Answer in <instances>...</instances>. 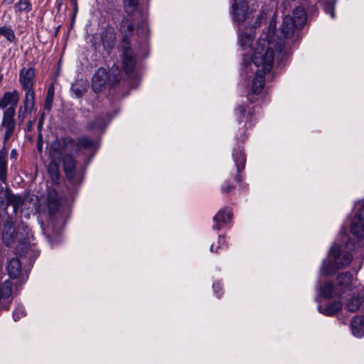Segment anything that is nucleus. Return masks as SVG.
<instances>
[{"instance_id": "nucleus-8", "label": "nucleus", "mask_w": 364, "mask_h": 364, "mask_svg": "<svg viewBox=\"0 0 364 364\" xmlns=\"http://www.w3.org/2000/svg\"><path fill=\"white\" fill-rule=\"evenodd\" d=\"M1 240L3 243L7 247L16 245L15 247V253L21 256L23 254V236L18 233L14 224L10 217L8 215L5 220L1 232Z\"/></svg>"}, {"instance_id": "nucleus-28", "label": "nucleus", "mask_w": 364, "mask_h": 364, "mask_svg": "<svg viewBox=\"0 0 364 364\" xmlns=\"http://www.w3.org/2000/svg\"><path fill=\"white\" fill-rule=\"evenodd\" d=\"M13 283L6 280L0 285V301L1 299H9L12 294Z\"/></svg>"}, {"instance_id": "nucleus-17", "label": "nucleus", "mask_w": 364, "mask_h": 364, "mask_svg": "<svg viewBox=\"0 0 364 364\" xmlns=\"http://www.w3.org/2000/svg\"><path fill=\"white\" fill-rule=\"evenodd\" d=\"M233 20L237 22L245 21L247 11L248 4L246 0H235L232 5Z\"/></svg>"}, {"instance_id": "nucleus-45", "label": "nucleus", "mask_w": 364, "mask_h": 364, "mask_svg": "<svg viewBox=\"0 0 364 364\" xmlns=\"http://www.w3.org/2000/svg\"><path fill=\"white\" fill-rule=\"evenodd\" d=\"M23 0H19L18 2L15 5V9H16V11H21V3H22Z\"/></svg>"}, {"instance_id": "nucleus-35", "label": "nucleus", "mask_w": 364, "mask_h": 364, "mask_svg": "<svg viewBox=\"0 0 364 364\" xmlns=\"http://www.w3.org/2000/svg\"><path fill=\"white\" fill-rule=\"evenodd\" d=\"M266 20V13L264 11H261L258 14L256 21L254 22L253 27L255 28H258L261 26L262 23Z\"/></svg>"}, {"instance_id": "nucleus-42", "label": "nucleus", "mask_w": 364, "mask_h": 364, "mask_svg": "<svg viewBox=\"0 0 364 364\" xmlns=\"http://www.w3.org/2000/svg\"><path fill=\"white\" fill-rule=\"evenodd\" d=\"M31 10V4L27 2V0H24V11Z\"/></svg>"}, {"instance_id": "nucleus-32", "label": "nucleus", "mask_w": 364, "mask_h": 364, "mask_svg": "<svg viewBox=\"0 0 364 364\" xmlns=\"http://www.w3.org/2000/svg\"><path fill=\"white\" fill-rule=\"evenodd\" d=\"M0 36H4L8 41L12 42L15 38L14 31L6 26L0 27Z\"/></svg>"}, {"instance_id": "nucleus-19", "label": "nucleus", "mask_w": 364, "mask_h": 364, "mask_svg": "<svg viewBox=\"0 0 364 364\" xmlns=\"http://www.w3.org/2000/svg\"><path fill=\"white\" fill-rule=\"evenodd\" d=\"M139 0H123V8L125 13L133 18L141 16V11L139 6Z\"/></svg>"}, {"instance_id": "nucleus-23", "label": "nucleus", "mask_w": 364, "mask_h": 364, "mask_svg": "<svg viewBox=\"0 0 364 364\" xmlns=\"http://www.w3.org/2000/svg\"><path fill=\"white\" fill-rule=\"evenodd\" d=\"M18 101V93L17 91L6 92L0 100V108H6L9 105H16Z\"/></svg>"}, {"instance_id": "nucleus-1", "label": "nucleus", "mask_w": 364, "mask_h": 364, "mask_svg": "<svg viewBox=\"0 0 364 364\" xmlns=\"http://www.w3.org/2000/svg\"><path fill=\"white\" fill-rule=\"evenodd\" d=\"M97 142L86 136H80L77 140L70 136H63L55 140L50 145V155L53 160H62L63 167L69 181L73 184H80L82 180V175L77 170L76 161L73 153L78 155L81 149L86 151H96Z\"/></svg>"}, {"instance_id": "nucleus-13", "label": "nucleus", "mask_w": 364, "mask_h": 364, "mask_svg": "<svg viewBox=\"0 0 364 364\" xmlns=\"http://www.w3.org/2000/svg\"><path fill=\"white\" fill-rule=\"evenodd\" d=\"M16 106V105H9L4 113L1 124L4 128H6V132L4 135L5 141L9 140L11 138L14 131L15 121L14 119V116Z\"/></svg>"}, {"instance_id": "nucleus-48", "label": "nucleus", "mask_w": 364, "mask_h": 364, "mask_svg": "<svg viewBox=\"0 0 364 364\" xmlns=\"http://www.w3.org/2000/svg\"><path fill=\"white\" fill-rule=\"evenodd\" d=\"M19 82L23 85V68L19 70Z\"/></svg>"}, {"instance_id": "nucleus-51", "label": "nucleus", "mask_w": 364, "mask_h": 364, "mask_svg": "<svg viewBox=\"0 0 364 364\" xmlns=\"http://www.w3.org/2000/svg\"><path fill=\"white\" fill-rule=\"evenodd\" d=\"M2 79H3V76L1 75H0V83L2 81Z\"/></svg>"}, {"instance_id": "nucleus-15", "label": "nucleus", "mask_w": 364, "mask_h": 364, "mask_svg": "<svg viewBox=\"0 0 364 364\" xmlns=\"http://www.w3.org/2000/svg\"><path fill=\"white\" fill-rule=\"evenodd\" d=\"M108 80V73L104 68H98L92 78V88L95 92H101Z\"/></svg>"}, {"instance_id": "nucleus-27", "label": "nucleus", "mask_w": 364, "mask_h": 364, "mask_svg": "<svg viewBox=\"0 0 364 364\" xmlns=\"http://www.w3.org/2000/svg\"><path fill=\"white\" fill-rule=\"evenodd\" d=\"M106 127V119L104 117H97L92 121L87 124V129L90 131L92 130H101L105 129Z\"/></svg>"}, {"instance_id": "nucleus-5", "label": "nucleus", "mask_w": 364, "mask_h": 364, "mask_svg": "<svg viewBox=\"0 0 364 364\" xmlns=\"http://www.w3.org/2000/svg\"><path fill=\"white\" fill-rule=\"evenodd\" d=\"M133 18L124 17L119 26V31L122 34L119 43V49L122 53V65L126 74H132L136 64V55L131 47L130 37L134 31Z\"/></svg>"}, {"instance_id": "nucleus-40", "label": "nucleus", "mask_w": 364, "mask_h": 364, "mask_svg": "<svg viewBox=\"0 0 364 364\" xmlns=\"http://www.w3.org/2000/svg\"><path fill=\"white\" fill-rule=\"evenodd\" d=\"M213 288L214 289V291L215 292L217 296L219 298L221 296V294H220V291H221V285L219 282H214L213 284Z\"/></svg>"}, {"instance_id": "nucleus-11", "label": "nucleus", "mask_w": 364, "mask_h": 364, "mask_svg": "<svg viewBox=\"0 0 364 364\" xmlns=\"http://www.w3.org/2000/svg\"><path fill=\"white\" fill-rule=\"evenodd\" d=\"M35 77V70L32 68L28 69L24 74V91H26V99L24 100V112L31 111L34 106L35 92L31 88Z\"/></svg>"}, {"instance_id": "nucleus-3", "label": "nucleus", "mask_w": 364, "mask_h": 364, "mask_svg": "<svg viewBox=\"0 0 364 364\" xmlns=\"http://www.w3.org/2000/svg\"><path fill=\"white\" fill-rule=\"evenodd\" d=\"M252 60L257 67H262V69L256 72L252 84V92L258 95L263 90L265 75L271 72L274 62V50L266 39H259Z\"/></svg>"}, {"instance_id": "nucleus-29", "label": "nucleus", "mask_w": 364, "mask_h": 364, "mask_svg": "<svg viewBox=\"0 0 364 364\" xmlns=\"http://www.w3.org/2000/svg\"><path fill=\"white\" fill-rule=\"evenodd\" d=\"M238 41L240 46L243 49H246L250 47L253 41V36L251 33H247L246 32H242L238 34Z\"/></svg>"}, {"instance_id": "nucleus-44", "label": "nucleus", "mask_w": 364, "mask_h": 364, "mask_svg": "<svg viewBox=\"0 0 364 364\" xmlns=\"http://www.w3.org/2000/svg\"><path fill=\"white\" fill-rule=\"evenodd\" d=\"M359 218L364 221V204L362 205L361 208L359 211Z\"/></svg>"}, {"instance_id": "nucleus-43", "label": "nucleus", "mask_w": 364, "mask_h": 364, "mask_svg": "<svg viewBox=\"0 0 364 364\" xmlns=\"http://www.w3.org/2000/svg\"><path fill=\"white\" fill-rule=\"evenodd\" d=\"M28 198H29V196L24 193V199H23V201H24V209L25 208H27V209L30 208V206L26 207L27 206L26 203L28 201Z\"/></svg>"}, {"instance_id": "nucleus-12", "label": "nucleus", "mask_w": 364, "mask_h": 364, "mask_svg": "<svg viewBox=\"0 0 364 364\" xmlns=\"http://www.w3.org/2000/svg\"><path fill=\"white\" fill-rule=\"evenodd\" d=\"M255 107L250 105H241L235 110V115L239 124H242L243 128L247 129L255 124Z\"/></svg>"}, {"instance_id": "nucleus-10", "label": "nucleus", "mask_w": 364, "mask_h": 364, "mask_svg": "<svg viewBox=\"0 0 364 364\" xmlns=\"http://www.w3.org/2000/svg\"><path fill=\"white\" fill-rule=\"evenodd\" d=\"M24 259L28 260V269L30 270L34 263L36 259L38 257L40 252L36 247V243L34 242L33 233L27 226L24 225Z\"/></svg>"}, {"instance_id": "nucleus-16", "label": "nucleus", "mask_w": 364, "mask_h": 364, "mask_svg": "<svg viewBox=\"0 0 364 364\" xmlns=\"http://www.w3.org/2000/svg\"><path fill=\"white\" fill-rule=\"evenodd\" d=\"M232 216V213L230 208L225 207V208L220 210L213 218L215 224L213 225V228L216 230H220L224 227V225L230 222Z\"/></svg>"}, {"instance_id": "nucleus-52", "label": "nucleus", "mask_w": 364, "mask_h": 364, "mask_svg": "<svg viewBox=\"0 0 364 364\" xmlns=\"http://www.w3.org/2000/svg\"><path fill=\"white\" fill-rule=\"evenodd\" d=\"M112 87H113V89L115 87V84L114 83H113Z\"/></svg>"}, {"instance_id": "nucleus-49", "label": "nucleus", "mask_w": 364, "mask_h": 364, "mask_svg": "<svg viewBox=\"0 0 364 364\" xmlns=\"http://www.w3.org/2000/svg\"><path fill=\"white\" fill-rule=\"evenodd\" d=\"M21 111H22V107H20L19 111H18V112H19V117H21Z\"/></svg>"}, {"instance_id": "nucleus-7", "label": "nucleus", "mask_w": 364, "mask_h": 364, "mask_svg": "<svg viewBox=\"0 0 364 364\" xmlns=\"http://www.w3.org/2000/svg\"><path fill=\"white\" fill-rule=\"evenodd\" d=\"M91 43L97 51L102 46L103 50L109 55L117 43V33L114 27L107 24L98 33L92 36Z\"/></svg>"}, {"instance_id": "nucleus-36", "label": "nucleus", "mask_w": 364, "mask_h": 364, "mask_svg": "<svg viewBox=\"0 0 364 364\" xmlns=\"http://www.w3.org/2000/svg\"><path fill=\"white\" fill-rule=\"evenodd\" d=\"M235 188V186L230 181H225L224 184L221 186V191L223 193H229Z\"/></svg>"}, {"instance_id": "nucleus-31", "label": "nucleus", "mask_w": 364, "mask_h": 364, "mask_svg": "<svg viewBox=\"0 0 364 364\" xmlns=\"http://www.w3.org/2000/svg\"><path fill=\"white\" fill-rule=\"evenodd\" d=\"M351 232L358 237H364V225L353 223L351 224Z\"/></svg>"}, {"instance_id": "nucleus-4", "label": "nucleus", "mask_w": 364, "mask_h": 364, "mask_svg": "<svg viewBox=\"0 0 364 364\" xmlns=\"http://www.w3.org/2000/svg\"><path fill=\"white\" fill-rule=\"evenodd\" d=\"M7 152L4 149L0 150V211L8 215H16L23 205V199L19 196L11 193L6 183L7 179Z\"/></svg>"}, {"instance_id": "nucleus-24", "label": "nucleus", "mask_w": 364, "mask_h": 364, "mask_svg": "<svg viewBox=\"0 0 364 364\" xmlns=\"http://www.w3.org/2000/svg\"><path fill=\"white\" fill-rule=\"evenodd\" d=\"M293 22L297 28H301L306 21V14L304 9L297 6L293 12Z\"/></svg>"}, {"instance_id": "nucleus-50", "label": "nucleus", "mask_w": 364, "mask_h": 364, "mask_svg": "<svg viewBox=\"0 0 364 364\" xmlns=\"http://www.w3.org/2000/svg\"><path fill=\"white\" fill-rule=\"evenodd\" d=\"M41 148H42V145H39V144H38V149L39 150H41Z\"/></svg>"}, {"instance_id": "nucleus-41", "label": "nucleus", "mask_w": 364, "mask_h": 364, "mask_svg": "<svg viewBox=\"0 0 364 364\" xmlns=\"http://www.w3.org/2000/svg\"><path fill=\"white\" fill-rule=\"evenodd\" d=\"M70 4L73 6V10L76 13L77 11V0H70Z\"/></svg>"}, {"instance_id": "nucleus-9", "label": "nucleus", "mask_w": 364, "mask_h": 364, "mask_svg": "<svg viewBox=\"0 0 364 364\" xmlns=\"http://www.w3.org/2000/svg\"><path fill=\"white\" fill-rule=\"evenodd\" d=\"M236 137L238 143L243 142L247 138L245 130L244 129L240 130L239 133L237 134ZM232 156L237 172L234 180L236 183H240L242 179L240 173L244 170L246 164V155L245 154L243 146L237 144V146L233 148Z\"/></svg>"}, {"instance_id": "nucleus-14", "label": "nucleus", "mask_w": 364, "mask_h": 364, "mask_svg": "<svg viewBox=\"0 0 364 364\" xmlns=\"http://www.w3.org/2000/svg\"><path fill=\"white\" fill-rule=\"evenodd\" d=\"M7 272L11 279H16V284H21L23 274V267L21 259L18 257H13L9 259L7 264Z\"/></svg>"}, {"instance_id": "nucleus-46", "label": "nucleus", "mask_w": 364, "mask_h": 364, "mask_svg": "<svg viewBox=\"0 0 364 364\" xmlns=\"http://www.w3.org/2000/svg\"><path fill=\"white\" fill-rule=\"evenodd\" d=\"M18 156L17 151L16 149H12L10 153V156L11 159H16Z\"/></svg>"}, {"instance_id": "nucleus-25", "label": "nucleus", "mask_w": 364, "mask_h": 364, "mask_svg": "<svg viewBox=\"0 0 364 364\" xmlns=\"http://www.w3.org/2000/svg\"><path fill=\"white\" fill-rule=\"evenodd\" d=\"M350 326L355 336L360 338L364 336V317L356 316L353 318Z\"/></svg>"}, {"instance_id": "nucleus-26", "label": "nucleus", "mask_w": 364, "mask_h": 364, "mask_svg": "<svg viewBox=\"0 0 364 364\" xmlns=\"http://www.w3.org/2000/svg\"><path fill=\"white\" fill-rule=\"evenodd\" d=\"M318 4L323 9L324 12L329 14L331 18H335V6L336 2L333 0H318Z\"/></svg>"}, {"instance_id": "nucleus-39", "label": "nucleus", "mask_w": 364, "mask_h": 364, "mask_svg": "<svg viewBox=\"0 0 364 364\" xmlns=\"http://www.w3.org/2000/svg\"><path fill=\"white\" fill-rule=\"evenodd\" d=\"M23 317V311L17 309L13 313V318L15 321H19Z\"/></svg>"}, {"instance_id": "nucleus-34", "label": "nucleus", "mask_w": 364, "mask_h": 364, "mask_svg": "<svg viewBox=\"0 0 364 364\" xmlns=\"http://www.w3.org/2000/svg\"><path fill=\"white\" fill-rule=\"evenodd\" d=\"M71 90L77 97H81L85 93V88L82 85L77 83L73 84Z\"/></svg>"}, {"instance_id": "nucleus-30", "label": "nucleus", "mask_w": 364, "mask_h": 364, "mask_svg": "<svg viewBox=\"0 0 364 364\" xmlns=\"http://www.w3.org/2000/svg\"><path fill=\"white\" fill-rule=\"evenodd\" d=\"M363 303V299L360 297H353L346 304V309L350 312L357 311Z\"/></svg>"}, {"instance_id": "nucleus-21", "label": "nucleus", "mask_w": 364, "mask_h": 364, "mask_svg": "<svg viewBox=\"0 0 364 364\" xmlns=\"http://www.w3.org/2000/svg\"><path fill=\"white\" fill-rule=\"evenodd\" d=\"M321 295L325 299H330L331 297L341 298V292L338 288L332 282H326L321 288Z\"/></svg>"}, {"instance_id": "nucleus-6", "label": "nucleus", "mask_w": 364, "mask_h": 364, "mask_svg": "<svg viewBox=\"0 0 364 364\" xmlns=\"http://www.w3.org/2000/svg\"><path fill=\"white\" fill-rule=\"evenodd\" d=\"M352 259L350 252L344 251L341 245L334 243L328 251V259L322 262L321 272L323 275H332L350 264Z\"/></svg>"}, {"instance_id": "nucleus-53", "label": "nucleus", "mask_w": 364, "mask_h": 364, "mask_svg": "<svg viewBox=\"0 0 364 364\" xmlns=\"http://www.w3.org/2000/svg\"><path fill=\"white\" fill-rule=\"evenodd\" d=\"M108 1H112L113 0H107Z\"/></svg>"}, {"instance_id": "nucleus-20", "label": "nucleus", "mask_w": 364, "mask_h": 364, "mask_svg": "<svg viewBox=\"0 0 364 364\" xmlns=\"http://www.w3.org/2000/svg\"><path fill=\"white\" fill-rule=\"evenodd\" d=\"M295 27L296 26L293 22L292 16L289 15L285 16L280 27L283 38L287 39L291 37L294 33Z\"/></svg>"}, {"instance_id": "nucleus-22", "label": "nucleus", "mask_w": 364, "mask_h": 364, "mask_svg": "<svg viewBox=\"0 0 364 364\" xmlns=\"http://www.w3.org/2000/svg\"><path fill=\"white\" fill-rule=\"evenodd\" d=\"M342 308L343 304L341 301H337L330 303L323 309L321 306H318V310L325 316H333L341 311Z\"/></svg>"}, {"instance_id": "nucleus-18", "label": "nucleus", "mask_w": 364, "mask_h": 364, "mask_svg": "<svg viewBox=\"0 0 364 364\" xmlns=\"http://www.w3.org/2000/svg\"><path fill=\"white\" fill-rule=\"evenodd\" d=\"M352 274L346 272L339 274L337 277V284L336 285L339 292H341V297L346 291L353 290L352 286Z\"/></svg>"}, {"instance_id": "nucleus-47", "label": "nucleus", "mask_w": 364, "mask_h": 364, "mask_svg": "<svg viewBox=\"0 0 364 364\" xmlns=\"http://www.w3.org/2000/svg\"><path fill=\"white\" fill-rule=\"evenodd\" d=\"M46 96H52L54 97V89L53 87L48 88L47 95Z\"/></svg>"}, {"instance_id": "nucleus-38", "label": "nucleus", "mask_w": 364, "mask_h": 364, "mask_svg": "<svg viewBox=\"0 0 364 364\" xmlns=\"http://www.w3.org/2000/svg\"><path fill=\"white\" fill-rule=\"evenodd\" d=\"M53 97L52 96H46V100H45V104H44V109L48 111V112H50L51 108H52V105H53Z\"/></svg>"}, {"instance_id": "nucleus-33", "label": "nucleus", "mask_w": 364, "mask_h": 364, "mask_svg": "<svg viewBox=\"0 0 364 364\" xmlns=\"http://www.w3.org/2000/svg\"><path fill=\"white\" fill-rule=\"evenodd\" d=\"M48 171L53 178V180L55 182L59 180V173H58V167L55 163L51 162L49 165Z\"/></svg>"}, {"instance_id": "nucleus-2", "label": "nucleus", "mask_w": 364, "mask_h": 364, "mask_svg": "<svg viewBox=\"0 0 364 364\" xmlns=\"http://www.w3.org/2000/svg\"><path fill=\"white\" fill-rule=\"evenodd\" d=\"M33 207L38 209L41 218L44 220V231L48 235H58L65 224V220L70 211L66 198L58 195L54 189H49L46 198L43 203L36 205L33 202Z\"/></svg>"}, {"instance_id": "nucleus-37", "label": "nucleus", "mask_w": 364, "mask_h": 364, "mask_svg": "<svg viewBox=\"0 0 364 364\" xmlns=\"http://www.w3.org/2000/svg\"><path fill=\"white\" fill-rule=\"evenodd\" d=\"M225 242L226 241H225V237L221 235H219V237H218V246L217 247V248L215 250H214V247L212 245L210 246V252H218V250L219 248H221L223 245H226Z\"/></svg>"}]
</instances>
